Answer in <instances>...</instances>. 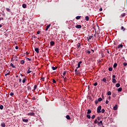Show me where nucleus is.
Segmentation results:
<instances>
[{
	"mask_svg": "<svg viewBox=\"0 0 127 127\" xmlns=\"http://www.w3.org/2000/svg\"><path fill=\"white\" fill-rule=\"evenodd\" d=\"M125 15H126V13H123L121 14V17H124V16H125Z\"/></svg>",
	"mask_w": 127,
	"mask_h": 127,
	"instance_id": "32",
	"label": "nucleus"
},
{
	"mask_svg": "<svg viewBox=\"0 0 127 127\" xmlns=\"http://www.w3.org/2000/svg\"><path fill=\"white\" fill-rule=\"evenodd\" d=\"M7 11H8L9 12L10 11V9L8 8H6Z\"/></svg>",
	"mask_w": 127,
	"mask_h": 127,
	"instance_id": "38",
	"label": "nucleus"
},
{
	"mask_svg": "<svg viewBox=\"0 0 127 127\" xmlns=\"http://www.w3.org/2000/svg\"><path fill=\"white\" fill-rule=\"evenodd\" d=\"M77 46L78 48H79V47L81 46V44H80V43H78V44L77 45Z\"/></svg>",
	"mask_w": 127,
	"mask_h": 127,
	"instance_id": "31",
	"label": "nucleus"
},
{
	"mask_svg": "<svg viewBox=\"0 0 127 127\" xmlns=\"http://www.w3.org/2000/svg\"><path fill=\"white\" fill-rule=\"evenodd\" d=\"M85 19H86V21H89V16H86L85 17Z\"/></svg>",
	"mask_w": 127,
	"mask_h": 127,
	"instance_id": "17",
	"label": "nucleus"
},
{
	"mask_svg": "<svg viewBox=\"0 0 127 127\" xmlns=\"http://www.w3.org/2000/svg\"><path fill=\"white\" fill-rule=\"evenodd\" d=\"M111 96H109L108 97V100H111Z\"/></svg>",
	"mask_w": 127,
	"mask_h": 127,
	"instance_id": "60",
	"label": "nucleus"
},
{
	"mask_svg": "<svg viewBox=\"0 0 127 127\" xmlns=\"http://www.w3.org/2000/svg\"><path fill=\"white\" fill-rule=\"evenodd\" d=\"M91 113H92V112L91 111V110L88 109L87 113V115H89V114H91Z\"/></svg>",
	"mask_w": 127,
	"mask_h": 127,
	"instance_id": "8",
	"label": "nucleus"
},
{
	"mask_svg": "<svg viewBox=\"0 0 127 127\" xmlns=\"http://www.w3.org/2000/svg\"><path fill=\"white\" fill-rule=\"evenodd\" d=\"M94 86H97L98 85V82H95L93 83Z\"/></svg>",
	"mask_w": 127,
	"mask_h": 127,
	"instance_id": "37",
	"label": "nucleus"
},
{
	"mask_svg": "<svg viewBox=\"0 0 127 127\" xmlns=\"http://www.w3.org/2000/svg\"><path fill=\"white\" fill-rule=\"evenodd\" d=\"M19 82L20 83H21V78H20V79H19Z\"/></svg>",
	"mask_w": 127,
	"mask_h": 127,
	"instance_id": "55",
	"label": "nucleus"
},
{
	"mask_svg": "<svg viewBox=\"0 0 127 127\" xmlns=\"http://www.w3.org/2000/svg\"><path fill=\"white\" fill-rule=\"evenodd\" d=\"M81 63H82V62H81V61L78 63V64H81Z\"/></svg>",
	"mask_w": 127,
	"mask_h": 127,
	"instance_id": "64",
	"label": "nucleus"
},
{
	"mask_svg": "<svg viewBox=\"0 0 127 127\" xmlns=\"http://www.w3.org/2000/svg\"><path fill=\"white\" fill-rule=\"evenodd\" d=\"M37 34H40V31H37Z\"/></svg>",
	"mask_w": 127,
	"mask_h": 127,
	"instance_id": "56",
	"label": "nucleus"
},
{
	"mask_svg": "<svg viewBox=\"0 0 127 127\" xmlns=\"http://www.w3.org/2000/svg\"><path fill=\"white\" fill-rule=\"evenodd\" d=\"M66 119H67V120H71V118H70V116L69 115L66 116Z\"/></svg>",
	"mask_w": 127,
	"mask_h": 127,
	"instance_id": "12",
	"label": "nucleus"
},
{
	"mask_svg": "<svg viewBox=\"0 0 127 127\" xmlns=\"http://www.w3.org/2000/svg\"><path fill=\"white\" fill-rule=\"evenodd\" d=\"M27 60H28L29 61H31V59H29L28 58H27Z\"/></svg>",
	"mask_w": 127,
	"mask_h": 127,
	"instance_id": "49",
	"label": "nucleus"
},
{
	"mask_svg": "<svg viewBox=\"0 0 127 127\" xmlns=\"http://www.w3.org/2000/svg\"><path fill=\"white\" fill-rule=\"evenodd\" d=\"M123 44H120V45H119L118 46V48H123Z\"/></svg>",
	"mask_w": 127,
	"mask_h": 127,
	"instance_id": "7",
	"label": "nucleus"
},
{
	"mask_svg": "<svg viewBox=\"0 0 127 127\" xmlns=\"http://www.w3.org/2000/svg\"><path fill=\"white\" fill-rule=\"evenodd\" d=\"M80 66H81V64L78 63L77 64V67H76V69H78V68H80Z\"/></svg>",
	"mask_w": 127,
	"mask_h": 127,
	"instance_id": "15",
	"label": "nucleus"
},
{
	"mask_svg": "<svg viewBox=\"0 0 127 127\" xmlns=\"http://www.w3.org/2000/svg\"><path fill=\"white\" fill-rule=\"evenodd\" d=\"M120 86H121L120 83H117L116 84V87H117V88H119V87H120Z\"/></svg>",
	"mask_w": 127,
	"mask_h": 127,
	"instance_id": "20",
	"label": "nucleus"
},
{
	"mask_svg": "<svg viewBox=\"0 0 127 127\" xmlns=\"http://www.w3.org/2000/svg\"><path fill=\"white\" fill-rule=\"evenodd\" d=\"M27 89H28V90H29L30 89H31L30 86H28Z\"/></svg>",
	"mask_w": 127,
	"mask_h": 127,
	"instance_id": "57",
	"label": "nucleus"
},
{
	"mask_svg": "<svg viewBox=\"0 0 127 127\" xmlns=\"http://www.w3.org/2000/svg\"><path fill=\"white\" fill-rule=\"evenodd\" d=\"M0 110H2V109H3V106L0 105Z\"/></svg>",
	"mask_w": 127,
	"mask_h": 127,
	"instance_id": "36",
	"label": "nucleus"
},
{
	"mask_svg": "<svg viewBox=\"0 0 127 127\" xmlns=\"http://www.w3.org/2000/svg\"><path fill=\"white\" fill-rule=\"evenodd\" d=\"M7 75H9V73H7V74H5V76Z\"/></svg>",
	"mask_w": 127,
	"mask_h": 127,
	"instance_id": "62",
	"label": "nucleus"
},
{
	"mask_svg": "<svg viewBox=\"0 0 127 127\" xmlns=\"http://www.w3.org/2000/svg\"><path fill=\"white\" fill-rule=\"evenodd\" d=\"M28 116H34V115H35V114H34V113L32 112V113H29L27 114Z\"/></svg>",
	"mask_w": 127,
	"mask_h": 127,
	"instance_id": "3",
	"label": "nucleus"
},
{
	"mask_svg": "<svg viewBox=\"0 0 127 127\" xmlns=\"http://www.w3.org/2000/svg\"><path fill=\"white\" fill-rule=\"evenodd\" d=\"M109 71H113V68H112V67H109Z\"/></svg>",
	"mask_w": 127,
	"mask_h": 127,
	"instance_id": "40",
	"label": "nucleus"
},
{
	"mask_svg": "<svg viewBox=\"0 0 127 127\" xmlns=\"http://www.w3.org/2000/svg\"><path fill=\"white\" fill-rule=\"evenodd\" d=\"M86 117L88 119H91V116L90 115H87Z\"/></svg>",
	"mask_w": 127,
	"mask_h": 127,
	"instance_id": "28",
	"label": "nucleus"
},
{
	"mask_svg": "<svg viewBox=\"0 0 127 127\" xmlns=\"http://www.w3.org/2000/svg\"><path fill=\"white\" fill-rule=\"evenodd\" d=\"M101 110H102V106H99L97 108V112L98 113V114H100V113H101Z\"/></svg>",
	"mask_w": 127,
	"mask_h": 127,
	"instance_id": "1",
	"label": "nucleus"
},
{
	"mask_svg": "<svg viewBox=\"0 0 127 127\" xmlns=\"http://www.w3.org/2000/svg\"><path fill=\"white\" fill-rule=\"evenodd\" d=\"M117 66H118V64L115 63L114 65H113V67H114V68H116Z\"/></svg>",
	"mask_w": 127,
	"mask_h": 127,
	"instance_id": "14",
	"label": "nucleus"
},
{
	"mask_svg": "<svg viewBox=\"0 0 127 127\" xmlns=\"http://www.w3.org/2000/svg\"><path fill=\"white\" fill-rule=\"evenodd\" d=\"M1 126L2 127H5V124H4V123H2L1 124Z\"/></svg>",
	"mask_w": 127,
	"mask_h": 127,
	"instance_id": "9",
	"label": "nucleus"
},
{
	"mask_svg": "<svg viewBox=\"0 0 127 127\" xmlns=\"http://www.w3.org/2000/svg\"><path fill=\"white\" fill-rule=\"evenodd\" d=\"M37 88V85H35L34 87V90H36V88Z\"/></svg>",
	"mask_w": 127,
	"mask_h": 127,
	"instance_id": "33",
	"label": "nucleus"
},
{
	"mask_svg": "<svg viewBox=\"0 0 127 127\" xmlns=\"http://www.w3.org/2000/svg\"><path fill=\"white\" fill-rule=\"evenodd\" d=\"M102 81H103V82H105V83H107V79L105 78L102 79Z\"/></svg>",
	"mask_w": 127,
	"mask_h": 127,
	"instance_id": "27",
	"label": "nucleus"
},
{
	"mask_svg": "<svg viewBox=\"0 0 127 127\" xmlns=\"http://www.w3.org/2000/svg\"><path fill=\"white\" fill-rule=\"evenodd\" d=\"M121 30H123V31H125V30H126V29H125L124 26H122L121 28Z\"/></svg>",
	"mask_w": 127,
	"mask_h": 127,
	"instance_id": "23",
	"label": "nucleus"
},
{
	"mask_svg": "<svg viewBox=\"0 0 127 127\" xmlns=\"http://www.w3.org/2000/svg\"><path fill=\"white\" fill-rule=\"evenodd\" d=\"M97 120H98V121H100V120H101V118L98 117Z\"/></svg>",
	"mask_w": 127,
	"mask_h": 127,
	"instance_id": "53",
	"label": "nucleus"
},
{
	"mask_svg": "<svg viewBox=\"0 0 127 127\" xmlns=\"http://www.w3.org/2000/svg\"><path fill=\"white\" fill-rule=\"evenodd\" d=\"M15 49H16V50L18 49V46H16L15 47Z\"/></svg>",
	"mask_w": 127,
	"mask_h": 127,
	"instance_id": "54",
	"label": "nucleus"
},
{
	"mask_svg": "<svg viewBox=\"0 0 127 127\" xmlns=\"http://www.w3.org/2000/svg\"><path fill=\"white\" fill-rule=\"evenodd\" d=\"M113 109L114 111H117V110H118V105H116L115 106L113 107Z\"/></svg>",
	"mask_w": 127,
	"mask_h": 127,
	"instance_id": "4",
	"label": "nucleus"
},
{
	"mask_svg": "<svg viewBox=\"0 0 127 127\" xmlns=\"http://www.w3.org/2000/svg\"><path fill=\"white\" fill-rule=\"evenodd\" d=\"M13 95V92H11L10 93V96H12Z\"/></svg>",
	"mask_w": 127,
	"mask_h": 127,
	"instance_id": "50",
	"label": "nucleus"
},
{
	"mask_svg": "<svg viewBox=\"0 0 127 127\" xmlns=\"http://www.w3.org/2000/svg\"><path fill=\"white\" fill-rule=\"evenodd\" d=\"M63 75H64V76H65V75H66V71L64 72Z\"/></svg>",
	"mask_w": 127,
	"mask_h": 127,
	"instance_id": "48",
	"label": "nucleus"
},
{
	"mask_svg": "<svg viewBox=\"0 0 127 127\" xmlns=\"http://www.w3.org/2000/svg\"><path fill=\"white\" fill-rule=\"evenodd\" d=\"M20 63H21V64H24V60L21 61Z\"/></svg>",
	"mask_w": 127,
	"mask_h": 127,
	"instance_id": "34",
	"label": "nucleus"
},
{
	"mask_svg": "<svg viewBox=\"0 0 127 127\" xmlns=\"http://www.w3.org/2000/svg\"><path fill=\"white\" fill-rule=\"evenodd\" d=\"M86 53L90 54L91 53V52H90V51H86Z\"/></svg>",
	"mask_w": 127,
	"mask_h": 127,
	"instance_id": "44",
	"label": "nucleus"
},
{
	"mask_svg": "<svg viewBox=\"0 0 127 127\" xmlns=\"http://www.w3.org/2000/svg\"><path fill=\"white\" fill-rule=\"evenodd\" d=\"M107 95H108V96H111V95H112V92H111V91H108V92H107Z\"/></svg>",
	"mask_w": 127,
	"mask_h": 127,
	"instance_id": "16",
	"label": "nucleus"
},
{
	"mask_svg": "<svg viewBox=\"0 0 127 127\" xmlns=\"http://www.w3.org/2000/svg\"><path fill=\"white\" fill-rule=\"evenodd\" d=\"M112 82H113V83H117V80H116V79H115V78H112Z\"/></svg>",
	"mask_w": 127,
	"mask_h": 127,
	"instance_id": "11",
	"label": "nucleus"
},
{
	"mask_svg": "<svg viewBox=\"0 0 127 127\" xmlns=\"http://www.w3.org/2000/svg\"><path fill=\"white\" fill-rule=\"evenodd\" d=\"M98 102H99L98 100H95V103L96 105H97V104H98Z\"/></svg>",
	"mask_w": 127,
	"mask_h": 127,
	"instance_id": "45",
	"label": "nucleus"
},
{
	"mask_svg": "<svg viewBox=\"0 0 127 127\" xmlns=\"http://www.w3.org/2000/svg\"><path fill=\"white\" fill-rule=\"evenodd\" d=\"M10 66H11L12 68H15V66H14L12 63L10 64Z\"/></svg>",
	"mask_w": 127,
	"mask_h": 127,
	"instance_id": "21",
	"label": "nucleus"
},
{
	"mask_svg": "<svg viewBox=\"0 0 127 127\" xmlns=\"http://www.w3.org/2000/svg\"><path fill=\"white\" fill-rule=\"evenodd\" d=\"M44 79H45L44 77H42V79L43 81H44Z\"/></svg>",
	"mask_w": 127,
	"mask_h": 127,
	"instance_id": "61",
	"label": "nucleus"
},
{
	"mask_svg": "<svg viewBox=\"0 0 127 127\" xmlns=\"http://www.w3.org/2000/svg\"><path fill=\"white\" fill-rule=\"evenodd\" d=\"M101 113H102V114H104V113H105V109H102Z\"/></svg>",
	"mask_w": 127,
	"mask_h": 127,
	"instance_id": "35",
	"label": "nucleus"
},
{
	"mask_svg": "<svg viewBox=\"0 0 127 127\" xmlns=\"http://www.w3.org/2000/svg\"><path fill=\"white\" fill-rule=\"evenodd\" d=\"M53 83H56V80H55V79H53Z\"/></svg>",
	"mask_w": 127,
	"mask_h": 127,
	"instance_id": "46",
	"label": "nucleus"
},
{
	"mask_svg": "<svg viewBox=\"0 0 127 127\" xmlns=\"http://www.w3.org/2000/svg\"><path fill=\"white\" fill-rule=\"evenodd\" d=\"M3 19V18H2V17L0 18V21L2 20Z\"/></svg>",
	"mask_w": 127,
	"mask_h": 127,
	"instance_id": "58",
	"label": "nucleus"
},
{
	"mask_svg": "<svg viewBox=\"0 0 127 127\" xmlns=\"http://www.w3.org/2000/svg\"><path fill=\"white\" fill-rule=\"evenodd\" d=\"M50 44H51V45H52V46H53V45H54V44H55V43L54 42V41H51L50 42Z\"/></svg>",
	"mask_w": 127,
	"mask_h": 127,
	"instance_id": "10",
	"label": "nucleus"
},
{
	"mask_svg": "<svg viewBox=\"0 0 127 127\" xmlns=\"http://www.w3.org/2000/svg\"><path fill=\"white\" fill-rule=\"evenodd\" d=\"M29 69L27 71V73L29 74V73H31V71H30V67H28Z\"/></svg>",
	"mask_w": 127,
	"mask_h": 127,
	"instance_id": "19",
	"label": "nucleus"
},
{
	"mask_svg": "<svg viewBox=\"0 0 127 127\" xmlns=\"http://www.w3.org/2000/svg\"><path fill=\"white\" fill-rule=\"evenodd\" d=\"M113 97H114V98L116 97V94H113Z\"/></svg>",
	"mask_w": 127,
	"mask_h": 127,
	"instance_id": "51",
	"label": "nucleus"
},
{
	"mask_svg": "<svg viewBox=\"0 0 127 127\" xmlns=\"http://www.w3.org/2000/svg\"><path fill=\"white\" fill-rule=\"evenodd\" d=\"M102 98H98V102H102Z\"/></svg>",
	"mask_w": 127,
	"mask_h": 127,
	"instance_id": "29",
	"label": "nucleus"
},
{
	"mask_svg": "<svg viewBox=\"0 0 127 127\" xmlns=\"http://www.w3.org/2000/svg\"><path fill=\"white\" fill-rule=\"evenodd\" d=\"M64 81H66V77L64 78Z\"/></svg>",
	"mask_w": 127,
	"mask_h": 127,
	"instance_id": "63",
	"label": "nucleus"
},
{
	"mask_svg": "<svg viewBox=\"0 0 127 127\" xmlns=\"http://www.w3.org/2000/svg\"><path fill=\"white\" fill-rule=\"evenodd\" d=\"M26 80V79L25 78H24L23 80H22V83H23V84H24V83H25V81Z\"/></svg>",
	"mask_w": 127,
	"mask_h": 127,
	"instance_id": "30",
	"label": "nucleus"
},
{
	"mask_svg": "<svg viewBox=\"0 0 127 127\" xmlns=\"http://www.w3.org/2000/svg\"><path fill=\"white\" fill-rule=\"evenodd\" d=\"M76 28H81L82 26L81 25H77L75 26Z\"/></svg>",
	"mask_w": 127,
	"mask_h": 127,
	"instance_id": "5",
	"label": "nucleus"
},
{
	"mask_svg": "<svg viewBox=\"0 0 127 127\" xmlns=\"http://www.w3.org/2000/svg\"><path fill=\"white\" fill-rule=\"evenodd\" d=\"M115 78H116V75H113V79H115Z\"/></svg>",
	"mask_w": 127,
	"mask_h": 127,
	"instance_id": "52",
	"label": "nucleus"
},
{
	"mask_svg": "<svg viewBox=\"0 0 127 127\" xmlns=\"http://www.w3.org/2000/svg\"><path fill=\"white\" fill-rule=\"evenodd\" d=\"M80 18H81V16H77L76 17V19H80Z\"/></svg>",
	"mask_w": 127,
	"mask_h": 127,
	"instance_id": "25",
	"label": "nucleus"
},
{
	"mask_svg": "<svg viewBox=\"0 0 127 127\" xmlns=\"http://www.w3.org/2000/svg\"><path fill=\"white\" fill-rule=\"evenodd\" d=\"M23 122L24 123H28V120L27 119H23Z\"/></svg>",
	"mask_w": 127,
	"mask_h": 127,
	"instance_id": "13",
	"label": "nucleus"
},
{
	"mask_svg": "<svg viewBox=\"0 0 127 127\" xmlns=\"http://www.w3.org/2000/svg\"><path fill=\"white\" fill-rule=\"evenodd\" d=\"M22 7H23V8H26V4H22Z\"/></svg>",
	"mask_w": 127,
	"mask_h": 127,
	"instance_id": "22",
	"label": "nucleus"
},
{
	"mask_svg": "<svg viewBox=\"0 0 127 127\" xmlns=\"http://www.w3.org/2000/svg\"><path fill=\"white\" fill-rule=\"evenodd\" d=\"M93 38V36H90L89 37V39L90 40V39H92Z\"/></svg>",
	"mask_w": 127,
	"mask_h": 127,
	"instance_id": "43",
	"label": "nucleus"
},
{
	"mask_svg": "<svg viewBox=\"0 0 127 127\" xmlns=\"http://www.w3.org/2000/svg\"><path fill=\"white\" fill-rule=\"evenodd\" d=\"M50 26H51V24H49L47 26L46 28V31H47V30H48V29H49V27H50Z\"/></svg>",
	"mask_w": 127,
	"mask_h": 127,
	"instance_id": "2",
	"label": "nucleus"
},
{
	"mask_svg": "<svg viewBox=\"0 0 127 127\" xmlns=\"http://www.w3.org/2000/svg\"><path fill=\"white\" fill-rule=\"evenodd\" d=\"M100 11H102V10H103V8H100V9H99Z\"/></svg>",
	"mask_w": 127,
	"mask_h": 127,
	"instance_id": "59",
	"label": "nucleus"
},
{
	"mask_svg": "<svg viewBox=\"0 0 127 127\" xmlns=\"http://www.w3.org/2000/svg\"><path fill=\"white\" fill-rule=\"evenodd\" d=\"M106 104H109V101L108 100H106L105 102Z\"/></svg>",
	"mask_w": 127,
	"mask_h": 127,
	"instance_id": "47",
	"label": "nucleus"
},
{
	"mask_svg": "<svg viewBox=\"0 0 127 127\" xmlns=\"http://www.w3.org/2000/svg\"><path fill=\"white\" fill-rule=\"evenodd\" d=\"M123 65H124V67H126V66L127 65V63H124V64H123Z\"/></svg>",
	"mask_w": 127,
	"mask_h": 127,
	"instance_id": "42",
	"label": "nucleus"
},
{
	"mask_svg": "<svg viewBox=\"0 0 127 127\" xmlns=\"http://www.w3.org/2000/svg\"><path fill=\"white\" fill-rule=\"evenodd\" d=\"M97 123H98V120L97 119H96L94 121V124H97Z\"/></svg>",
	"mask_w": 127,
	"mask_h": 127,
	"instance_id": "41",
	"label": "nucleus"
},
{
	"mask_svg": "<svg viewBox=\"0 0 127 127\" xmlns=\"http://www.w3.org/2000/svg\"><path fill=\"white\" fill-rule=\"evenodd\" d=\"M95 115H93L92 116V117H91V119H92V120H94V119H95Z\"/></svg>",
	"mask_w": 127,
	"mask_h": 127,
	"instance_id": "39",
	"label": "nucleus"
},
{
	"mask_svg": "<svg viewBox=\"0 0 127 127\" xmlns=\"http://www.w3.org/2000/svg\"><path fill=\"white\" fill-rule=\"evenodd\" d=\"M52 68L53 70H56V69H57V67L52 66Z\"/></svg>",
	"mask_w": 127,
	"mask_h": 127,
	"instance_id": "24",
	"label": "nucleus"
},
{
	"mask_svg": "<svg viewBox=\"0 0 127 127\" xmlns=\"http://www.w3.org/2000/svg\"><path fill=\"white\" fill-rule=\"evenodd\" d=\"M123 90V89L122 88H119L118 89V92H122V90Z\"/></svg>",
	"mask_w": 127,
	"mask_h": 127,
	"instance_id": "18",
	"label": "nucleus"
},
{
	"mask_svg": "<svg viewBox=\"0 0 127 127\" xmlns=\"http://www.w3.org/2000/svg\"><path fill=\"white\" fill-rule=\"evenodd\" d=\"M35 51L37 52V53H39V49L36 48L35 49Z\"/></svg>",
	"mask_w": 127,
	"mask_h": 127,
	"instance_id": "6",
	"label": "nucleus"
},
{
	"mask_svg": "<svg viewBox=\"0 0 127 127\" xmlns=\"http://www.w3.org/2000/svg\"><path fill=\"white\" fill-rule=\"evenodd\" d=\"M103 125V122L102 121H100V122H98V125Z\"/></svg>",
	"mask_w": 127,
	"mask_h": 127,
	"instance_id": "26",
	"label": "nucleus"
}]
</instances>
